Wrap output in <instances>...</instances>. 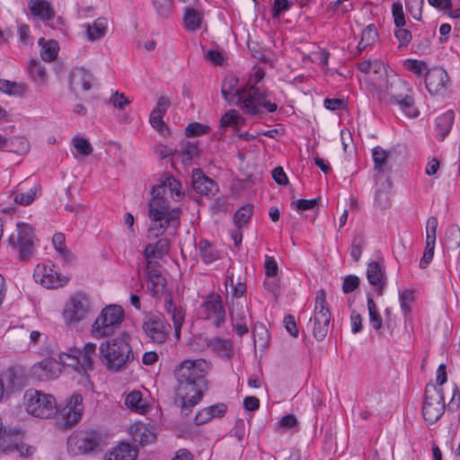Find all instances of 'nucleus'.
I'll return each instance as SVG.
<instances>
[{
    "instance_id": "59",
    "label": "nucleus",
    "mask_w": 460,
    "mask_h": 460,
    "mask_svg": "<svg viewBox=\"0 0 460 460\" xmlns=\"http://www.w3.org/2000/svg\"><path fill=\"white\" fill-rule=\"evenodd\" d=\"M374 205L381 210L386 209L390 206V197L388 192L385 190H377L376 191Z\"/></svg>"
},
{
    "instance_id": "54",
    "label": "nucleus",
    "mask_w": 460,
    "mask_h": 460,
    "mask_svg": "<svg viewBox=\"0 0 460 460\" xmlns=\"http://www.w3.org/2000/svg\"><path fill=\"white\" fill-rule=\"evenodd\" d=\"M64 236L59 233V257L66 265H73L75 262V254L69 251L62 243Z\"/></svg>"
},
{
    "instance_id": "51",
    "label": "nucleus",
    "mask_w": 460,
    "mask_h": 460,
    "mask_svg": "<svg viewBox=\"0 0 460 460\" xmlns=\"http://www.w3.org/2000/svg\"><path fill=\"white\" fill-rule=\"evenodd\" d=\"M328 9L341 16L351 12L354 9V5L350 0H337L330 3Z\"/></svg>"
},
{
    "instance_id": "5",
    "label": "nucleus",
    "mask_w": 460,
    "mask_h": 460,
    "mask_svg": "<svg viewBox=\"0 0 460 460\" xmlns=\"http://www.w3.org/2000/svg\"><path fill=\"white\" fill-rule=\"evenodd\" d=\"M93 310L92 302L85 293H75L64 304L62 316L66 326L70 329L76 328Z\"/></svg>"
},
{
    "instance_id": "60",
    "label": "nucleus",
    "mask_w": 460,
    "mask_h": 460,
    "mask_svg": "<svg viewBox=\"0 0 460 460\" xmlns=\"http://www.w3.org/2000/svg\"><path fill=\"white\" fill-rule=\"evenodd\" d=\"M156 13L162 17H168L172 9V0H154Z\"/></svg>"
},
{
    "instance_id": "50",
    "label": "nucleus",
    "mask_w": 460,
    "mask_h": 460,
    "mask_svg": "<svg viewBox=\"0 0 460 460\" xmlns=\"http://www.w3.org/2000/svg\"><path fill=\"white\" fill-rule=\"evenodd\" d=\"M252 215V206L245 205L240 208L234 214V221L236 226L243 227L251 219Z\"/></svg>"
},
{
    "instance_id": "49",
    "label": "nucleus",
    "mask_w": 460,
    "mask_h": 460,
    "mask_svg": "<svg viewBox=\"0 0 460 460\" xmlns=\"http://www.w3.org/2000/svg\"><path fill=\"white\" fill-rule=\"evenodd\" d=\"M9 146H12V149H7L6 151L22 155L29 151L30 145L25 137L16 136L9 138Z\"/></svg>"
},
{
    "instance_id": "12",
    "label": "nucleus",
    "mask_w": 460,
    "mask_h": 460,
    "mask_svg": "<svg viewBox=\"0 0 460 460\" xmlns=\"http://www.w3.org/2000/svg\"><path fill=\"white\" fill-rule=\"evenodd\" d=\"M445 408L442 389L438 388L435 385H428L422 406L424 420L429 424L437 422L443 415Z\"/></svg>"
},
{
    "instance_id": "18",
    "label": "nucleus",
    "mask_w": 460,
    "mask_h": 460,
    "mask_svg": "<svg viewBox=\"0 0 460 460\" xmlns=\"http://www.w3.org/2000/svg\"><path fill=\"white\" fill-rule=\"evenodd\" d=\"M227 305L234 328L240 336L246 334L249 331L248 324L251 321L246 299H242L237 303Z\"/></svg>"
},
{
    "instance_id": "31",
    "label": "nucleus",
    "mask_w": 460,
    "mask_h": 460,
    "mask_svg": "<svg viewBox=\"0 0 460 460\" xmlns=\"http://www.w3.org/2000/svg\"><path fill=\"white\" fill-rule=\"evenodd\" d=\"M164 308L173 323L174 335L176 339H179L181 336V329L185 319V311L182 307L176 306L171 299L165 302Z\"/></svg>"
},
{
    "instance_id": "37",
    "label": "nucleus",
    "mask_w": 460,
    "mask_h": 460,
    "mask_svg": "<svg viewBox=\"0 0 460 460\" xmlns=\"http://www.w3.org/2000/svg\"><path fill=\"white\" fill-rule=\"evenodd\" d=\"M455 119V114L452 111H447L436 119V129L438 134V137L440 140H444L446 136L451 130L453 122Z\"/></svg>"
},
{
    "instance_id": "22",
    "label": "nucleus",
    "mask_w": 460,
    "mask_h": 460,
    "mask_svg": "<svg viewBox=\"0 0 460 460\" xmlns=\"http://www.w3.org/2000/svg\"><path fill=\"white\" fill-rule=\"evenodd\" d=\"M192 186L196 192L204 196H212L217 190V184L207 177L200 169H194L191 173Z\"/></svg>"
},
{
    "instance_id": "16",
    "label": "nucleus",
    "mask_w": 460,
    "mask_h": 460,
    "mask_svg": "<svg viewBox=\"0 0 460 460\" xmlns=\"http://www.w3.org/2000/svg\"><path fill=\"white\" fill-rule=\"evenodd\" d=\"M170 329L171 326L161 316L155 314L147 316L143 323L145 333L157 344H162L167 340Z\"/></svg>"
},
{
    "instance_id": "27",
    "label": "nucleus",
    "mask_w": 460,
    "mask_h": 460,
    "mask_svg": "<svg viewBox=\"0 0 460 460\" xmlns=\"http://www.w3.org/2000/svg\"><path fill=\"white\" fill-rule=\"evenodd\" d=\"M83 27L87 40L94 42L105 37L108 31V21L106 18L99 17L93 23H85Z\"/></svg>"
},
{
    "instance_id": "13",
    "label": "nucleus",
    "mask_w": 460,
    "mask_h": 460,
    "mask_svg": "<svg viewBox=\"0 0 460 460\" xmlns=\"http://www.w3.org/2000/svg\"><path fill=\"white\" fill-rule=\"evenodd\" d=\"M386 92L391 101L399 105L401 110L408 116L414 118L418 111L414 106V100L410 94L408 84L400 79H395L386 84Z\"/></svg>"
},
{
    "instance_id": "32",
    "label": "nucleus",
    "mask_w": 460,
    "mask_h": 460,
    "mask_svg": "<svg viewBox=\"0 0 460 460\" xmlns=\"http://www.w3.org/2000/svg\"><path fill=\"white\" fill-rule=\"evenodd\" d=\"M130 434L135 442L141 445L153 443L155 438V433L144 423H136L130 429Z\"/></svg>"
},
{
    "instance_id": "29",
    "label": "nucleus",
    "mask_w": 460,
    "mask_h": 460,
    "mask_svg": "<svg viewBox=\"0 0 460 460\" xmlns=\"http://www.w3.org/2000/svg\"><path fill=\"white\" fill-rule=\"evenodd\" d=\"M71 153L77 160L90 156L93 152V147L90 141L80 136H75L71 138Z\"/></svg>"
},
{
    "instance_id": "24",
    "label": "nucleus",
    "mask_w": 460,
    "mask_h": 460,
    "mask_svg": "<svg viewBox=\"0 0 460 460\" xmlns=\"http://www.w3.org/2000/svg\"><path fill=\"white\" fill-rule=\"evenodd\" d=\"M28 7L32 16L48 22L54 18L55 9L48 0H29Z\"/></svg>"
},
{
    "instance_id": "35",
    "label": "nucleus",
    "mask_w": 460,
    "mask_h": 460,
    "mask_svg": "<svg viewBox=\"0 0 460 460\" xmlns=\"http://www.w3.org/2000/svg\"><path fill=\"white\" fill-rule=\"evenodd\" d=\"M226 412V406L224 403H218L213 406L206 407L200 410L195 416V423L202 425L216 417H222Z\"/></svg>"
},
{
    "instance_id": "8",
    "label": "nucleus",
    "mask_w": 460,
    "mask_h": 460,
    "mask_svg": "<svg viewBox=\"0 0 460 460\" xmlns=\"http://www.w3.org/2000/svg\"><path fill=\"white\" fill-rule=\"evenodd\" d=\"M24 405L28 413L41 419H49L56 415V398L51 394L38 390H27L24 394Z\"/></svg>"
},
{
    "instance_id": "6",
    "label": "nucleus",
    "mask_w": 460,
    "mask_h": 460,
    "mask_svg": "<svg viewBox=\"0 0 460 460\" xmlns=\"http://www.w3.org/2000/svg\"><path fill=\"white\" fill-rule=\"evenodd\" d=\"M124 312L119 305H108L102 310L93 323L90 333L94 339H102L112 335L119 327Z\"/></svg>"
},
{
    "instance_id": "15",
    "label": "nucleus",
    "mask_w": 460,
    "mask_h": 460,
    "mask_svg": "<svg viewBox=\"0 0 460 460\" xmlns=\"http://www.w3.org/2000/svg\"><path fill=\"white\" fill-rule=\"evenodd\" d=\"M67 450L73 456L92 452L99 445L97 432L93 430L80 431L67 438Z\"/></svg>"
},
{
    "instance_id": "46",
    "label": "nucleus",
    "mask_w": 460,
    "mask_h": 460,
    "mask_svg": "<svg viewBox=\"0 0 460 460\" xmlns=\"http://www.w3.org/2000/svg\"><path fill=\"white\" fill-rule=\"evenodd\" d=\"M445 243L447 249L456 250L460 246V227L458 226H449L445 234Z\"/></svg>"
},
{
    "instance_id": "7",
    "label": "nucleus",
    "mask_w": 460,
    "mask_h": 460,
    "mask_svg": "<svg viewBox=\"0 0 460 460\" xmlns=\"http://www.w3.org/2000/svg\"><path fill=\"white\" fill-rule=\"evenodd\" d=\"M16 228V233L9 236L8 243L18 252L21 261H28L34 254L38 242L35 228L24 222H18Z\"/></svg>"
},
{
    "instance_id": "10",
    "label": "nucleus",
    "mask_w": 460,
    "mask_h": 460,
    "mask_svg": "<svg viewBox=\"0 0 460 460\" xmlns=\"http://www.w3.org/2000/svg\"><path fill=\"white\" fill-rule=\"evenodd\" d=\"M96 344L88 342L84 349H71L69 352L59 353V365L70 367L76 372H87L93 368Z\"/></svg>"
},
{
    "instance_id": "40",
    "label": "nucleus",
    "mask_w": 460,
    "mask_h": 460,
    "mask_svg": "<svg viewBox=\"0 0 460 460\" xmlns=\"http://www.w3.org/2000/svg\"><path fill=\"white\" fill-rule=\"evenodd\" d=\"M199 254L204 263L209 264L219 258L218 252L207 240H201L198 244Z\"/></svg>"
},
{
    "instance_id": "21",
    "label": "nucleus",
    "mask_w": 460,
    "mask_h": 460,
    "mask_svg": "<svg viewBox=\"0 0 460 460\" xmlns=\"http://www.w3.org/2000/svg\"><path fill=\"white\" fill-rule=\"evenodd\" d=\"M426 88L431 94L441 93L448 83L447 73L441 67L429 69L425 77Z\"/></svg>"
},
{
    "instance_id": "44",
    "label": "nucleus",
    "mask_w": 460,
    "mask_h": 460,
    "mask_svg": "<svg viewBox=\"0 0 460 460\" xmlns=\"http://www.w3.org/2000/svg\"><path fill=\"white\" fill-rule=\"evenodd\" d=\"M28 71L30 76L35 83L42 84L46 82V70L37 59L34 58L30 61L28 66Z\"/></svg>"
},
{
    "instance_id": "38",
    "label": "nucleus",
    "mask_w": 460,
    "mask_h": 460,
    "mask_svg": "<svg viewBox=\"0 0 460 460\" xmlns=\"http://www.w3.org/2000/svg\"><path fill=\"white\" fill-rule=\"evenodd\" d=\"M40 46V58L46 62H52L58 57V42L54 40H46L44 38L39 40Z\"/></svg>"
},
{
    "instance_id": "4",
    "label": "nucleus",
    "mask_w": 460,
    "mask_h": 460,
    "mask_svg": "<svg viewBox=\"0 0 460 460\" xmlns=\"http://www.w3.org/2000/svg\"><path fill=\"white\" fill-rule=\"evenodd\" d=\"M99 350L101 362L112 372L125 369L135 358L127 335L102 342Z\"/></svg>"
},
{
    "instance_id": "41",
    "label": "nucleus",
    "mask_w": 460,
    "mask_h": 460,
    "mask_svg": "<svg viewBox=\"0 0 460 460\" xmlns=\"http://www.w3.org/2000/svg\"><path fill=\"white\" fill-rule=\"evenodd\" d=\"M177 395V398L181 402V414L184 416H188L192 408L201 400L203 394L200 393L199 398L194 396V392L186 391V394Z\"/></svg>"
},
{
    "instance_id": "52",
    "label": "nucleus",
    "mask_w": 460,
    "mask_h": 460,
    "mask_svg": "<svg viewBox=\"0 0 460 460\" xmlns=\"http://www.w3.org/2000/svg\"><path fill=\"white\" fill-rule=\"evenodd\" d=\"M404 66L409 71H411L412 73L422 75H427V73L429 71L428 65L424 61H419V60H413V59H407L404 62Z\"/></svg>"
},
{
    "instance_id": "53",
    "label": "nucleus",
    "mask_w": 460,
    "mask_h": 460,
    "mask_svg": "<svg viewBox=\"0 0 460 460\" xmlns=\"http://www.w3.org/2000/svg\"><path fill=\"white\" fill-rule=\"evenodd\" d=\"M438 226L437 217H430L426 226V243L436 244V233Z\"/></svg>"
},
{
    "instance_id": "36",
    "label": "nucleus",
    "mask_w": 460,
    "mask_h": 460,
    "mask_svg": "<svg viewBox=\"0 0 460 460\" xmlns=\"http://www.w3.org/2000/svg\"><path fill=\"white\" fill-rule=\"evenodd\" d=\"M367 278L368 282L376 288L378 295H382L385 283L383 281V271L379 263L372 261L368 264L367 270Z\"/></svg>"
},
{
    "instance_id": "63",
    "label": "nucleus",
    "mask_w": 460,
    "mask_h": 460,
    "mask_svg": "<svg viewBox=\"0 0 460 460\" xmlns=\"http://www.w3.org/2000/svg\"><path fill=\"white\" fill-rule=\"evenodd\" d=\"M364 239L362 236H356L351 243L350 256L355 261H358L360 259L362 250L364 248Z\"/></svg>"
},
{
    "instance_id": "47",
    "label": "nucleus",
    "mask_w": 460,
    "mask_h": 460,
    "mask_svg": "<svg viewBox=\"0 0 460 460\" xmlns=\"http://www.w3.org/2000/svg\"><path fill=\"white\" fill-rule=\"evenodd\" d=\"M389 152L383 149L381 146H376L372 150V156L375 164V170L379 172H383L386 166V160L388 158Z\"/></svg>"
},
{
    "instance_id": "28",
    "label": "nucleus",
    "mask_w": 460,
    "mask_h": 460,
    "mask_svg": "<svg viewBox=\"0 0 460 460\" xmlns=\"http://www.w3.org/2000/svg\"><path fill=\"white\" fill-rule=\"evenodd\" d=\"M124 402L128 409L138 414L144 415L150 410V405L143 398L142 393L137 390H133L127 394Z\"/></svg>"
},
{
    "instance_id": "20",
    "label": "nucleus",
    "mask_w": 460,
    "mask_h": 460,
    "mask_svg": "<svg viewBox=\"0 0 460 460\" xmlns=\"http://www.w3.org/2000/svg\"><path fill=\"white\" fill-rule=\"evenodd\" d=\"M33 278L46 288L54 289L58 287V271L55 270V263L48 261L40 263L34 270Z\"/></svg>"
},
{
    "instance_id": "45",
    "label": "nucleus",
    "mask_w": 460,
    "mask_h": 460,
    "mask_svg": "<svg viewBox=\"0 0 460 460\" xmlns=\"http://www.w3.org/2000/svg\"><path fill=\"white\" fill-rule=\"evenodd\" d=\"M244 119L239 114V112L235 110H230L226 111L220 119V127H234L238 128L243 125Z\"/></svg>"
},
{
    "instance_id": "11",
    "label": "nucleus",
    "mask_w": 460,
    "mask_h": 460,
    "mask_svg": "<svg viewBox=\"0 0 460 460\" xmlns=\"http://www.w3.org/2000/svg\"><path fill=\"white\" fill-rule=\"evenodd\" d=\"M198 314L217 327L222 326L226 323V313L221 296L215 292L206 296L199 306Z\"/></svg>"
},
{
    "instance_id": "19",
    "label": "nucleus",
    "mask_w": 460,
    "mask_h": 460,
    "mask_svg": "<svg viewBox=\"0 0 460 460\" xmlns=\"http://www.w3.org/2000/svg\"><path fill=\"white\" fill-rule=\"evenodd\" d=\"M238 79L234 75L226 76L222 84L221 93L224 99L229 103L241 105L244 111V101L247 94L245 87L238 88Z\"/></svg>"
},
{
    "instance_id": "23",
    "label": "nucleus",
    "mask_w": 460,
    "mask_h": 460,
    "mask_svg": "<svg viewBox=\"0 0 460 460\" xmlns=\"http://www.w3.org/2000/svg\"><path fill=\"white\" fill-rule=\"evenodd\" d=\"M225 287L226 289V304H234L242 299H246L244 294L246 292V286L244 283L239 281L234 283V274L227 273L226 276Z\"/></svg>"
},
{
    "instance_id": "42",
    "label": "nucleus",
    "mask_w": 460,
    "mask_h": 460,
    "mask_svg": "<svg viewBox=\"0 0 460 460\" xmlns=\"http://www.w3.org/2000/svg\"><path fill=\"white\" fill-rule=\"evenodd\" d=\"M367 305L368 310L369 323L375 331L379 332L383 327V319L377 310L374 299L370 296H367Z\"/></svg>"
},
{
    "instance_id": "62",
    "label": "nucleus",
    "mask_w": 460,
    "mask_h": 460,
    "mask_svg": "<svg viewBox=\"0 0 460 460\" xmlns=\"http://www.w3.org/2000/svg\"><path fill=\"white\" fill-rule=\"evenodd\" d=\"M360 279L356 275H348L344 278L342 283V291L349 294L357 289L359 286Z\"/></svg>"
},
{
    "instance_id": "48",
    "label": "nucleus",
    "mask_w": 460,
    "mask_h": 460,
    "mask_svg": "<svg viewBox=\"0 0 460 460\" xmlns=\"http://www.w3.org/2000/svg\"><path fill=\"white\" fill-rule=\"evenodd\" d=\"M377 39V31L373 24L367 25L361 33V40L358 48L361 50L373 44Z\"/></svg>"
},
{
    "instance_id": "1",
    "label": "nucleus",
    "mask_w": 460,
    "mask_h": 460,
    "mask_svg": "<svg viewBox=\"0 0 460 460\" xmlns=\"http://www.w3.org/2000/svg\"><path fill=\"white\" fill-rule=\"evenodd\" d=\"M167 192H170L172 199L175 201H180L184 197L181 182L172 176L164 177L152 188V198L148 204V216L151 220L148 232L155 237L161 235L170 226H172L174 230L179 226L180 210L170 209L166 199Z\"/></svg>"
},
{
    "instance_id": "64",
    "label": "nucleus",
    "mask_w": 460,
    "mask_h": 460,
    "mask_svg": "<svg viewBox=\"0 0 460 460\" xmlns=\"http://www.w3.org/2000/svg\"><path fill=\"white\" fill-rule=\"evenodd\" d=\"M423 0H407L406 7L415 20L421 19V7Z\"/></svg>"
},
{
    "instance_id": "25",
    "label": "nucleus",
    "mask_w": 460,
    "mask_h": 460,
    "mask_svg": "<svg viewBox=\"0 0 460 460\" xmlns=\"http://www.w3.org/2000/svg\"><path fill=\"white\" fill-rule=\"evenodd\" d=\"M166 288V279L157 270L148 268L146 288L153 297L161 296Z\"/></svg>"
},
{
    "instance_id": "33",
    "label": "nucleus",
    "mask_w": 460,
    "mask_h": 460,
    "mask_svg": "<svg viewBox=\"0 0 460 460\" xmlns=\"http://www.w3.org/2000/svg\"><path fill=\"white\" fill-rule=\"evenodd\" d=\"M204 14L202 10L188 6L183 15V27L190 31H195L201 28Z\"/></svg>"
},
{
    "instance_id": "61",
    "label": "nucleus",
    "mask_w": 460,
    "mask_h": 460,
    "mask_svg": "<svg viewBox=\"0 0 460 460\" xmlns=\"http://www.w3.org/2000/svg\"><path fill=\"white\" fill-rule=\"evenodd\" d=\"M394 36L399 41L400 49L408 46L412 39L411 31L403 27H396Z\"/></svg>"
},
{
    "instance_id": "55",
    "label": "nucleus",
    "mask_w": 460,
    "mask_h": 460,
    "mask_svg": "<svg viewBox=\"0 0 460 460\" xmlns=\"http://www.w3.org/2000/svg\"><path fill=\"white\" fill-rule=\"evenodd\" d=\"M401 308L404 314H408L411 311V304L414 301L413 292L411 290H405L401 292L399 295Z\"/></svg>"
},
{
    "instance_id": "43",
    "label": "nucleus",
    "mask_w": 460,
    "mask_h": 460,
    "mask_svg": "<svg viewBox=\"0 0 460 460\" xmlns=\"http://www.w3.org/2000/svg\"><path fill=\"white\" fill-rule=\"evenodd\" d=\"M0 92L10 96H22L26 92V85L5 79H0Z\"/></svg>"
},
{
    "instance_id": "39",
    "label": "nucleus",
    "mask_w": 460,
    "mask_h": 460,
    "mask_svg": "<svg viewBox=\"0 0 460 460\" xmlns=\"http://www.w3.org/2000/svg\"><path fill=\"white\" fill-rule=\"evenodd\" d=\"M37 188L33 187L28 191L23 192L21 185H18L12 192L13 201L20 206H28L36 199Z\"/></svg>"
},
{
    "instance_id": "58",
    "label": "nucleus",
    "mask_w": 460,
    "mask_h": 460,
    "mask_svg": "<svg viewBox=\"0 0 460 460\" xmlns=\"http://www.w3.org/2000/svg\"><path fill=\"white\" fill-rule=\"evenodd\" d=\"M164 114H161L160 111H152L150 114L149 121L154 128L159 131L161 134H164L165 131L168 130L165 126L164 121L163 120Z\"/></svg>"
},
{
    "instance_id": "17",
    "label": "nucleus",
    "mask_w": 460,
    "mask_h": 460,
    "mask_svg": "<svg viewBox=\"0 0 460 460\" xmlns=\"http://www.w3.org/2000/svg\"><path fill=\"white\" fill-rule=\"evenodd\" d=\"M94 84L93 73L84 67H75L68 72L67 84L70 92L78 94L89 91Z\"/></svg>"
},
{
    "instance_id": "56",
    "label": "nucleus",
    "mask_w": 460,
    "mask_h": 460,
    "mask_svg": "<svg viewBox=\"0 0 460 460\" xmlns=\"http://www.w3.org/2000/svg\"><path fill=\"white\" fill-rule=\"evenodd\" d=\"M208 347L213 350L225 354L230 350L231 342L228 340H223L220 338H213L208 343Z\"/></svg>"
},
{
    "instance_id": "9",
    "label": "nucleus",
    "mask_w": 460,
    "mask_h": 460,
    "mask_svg": "<svg viewBox=\"0 0 460 460\" xmlns=\"http://www.w3.org/2000/svg\"><path fill=\"white\" fill-rule=\"evenodd\" d=\"M331 312L326 304V293L323 289L316 292L314 315L310 318L308 327H312L314 337L321 341L329 332Z\"/></svg>"
},
{
    "instance_id": "2",
    "label": "nucleus",
    "mask_w": 460,
    "mask_h": 460,
    "mask_svg": "<svg viewBox=\"0 0 460 460\" xmlns=\"http://www.w3.org/2000/svg\"><path fill=\"white\" fill-rule=\"evenodd\" d=\"M210 364L203 359H185L175 367L173 374L178 382L176 394H186V391L194 392V396L204 393L207 386L206 376Z\"/></svg>"
},
{
    "instance_id": "26",
    "label": "nucleus",
    "mask_w": 460,
    "mask_h": 460,
    "mask_svg": "<svg viewBox=\"0 0 460 460\" xmlns=\"http://www.w3.org/2000/svg\"><path fill=\"white\" fill-rule=\"evenodd\" d=\"M57 370V361L52 357L42 359L31 367V373L39 380L45 381L55 377Z\"/></svg>"
},
{
    "instance_id": "57",
    "label": "nucleus",
    "mask_w": 460,
    "mask_h": 460,
    "mask_svg": "<svg viewBox=\"0 0 460 460\" xmlns=\"http://www.w3.org/2000/svg\"><path fill=\"white\" fill-rule=\"evenodd\" d=\"M392 14L396 27H404L406 24L405 16L401 3H394L392 4Z\"/></svg>"
},
{
    "instance_id": "30",
    "label": "nucleus",
    "mask_w": 460,
    "mask_h": 460,
    "mask_svg": "<svg viewBox=\"0 0 460 460\" xmlns=\"http://www.w3.org/2000/svg\"><path fill=\"white\" fill-rule=\"evenodd\" d=\"M137 451L128 443H120L109 451L104 460H137Z\"/></svg>"
},
{
    "instance_id": "14",
    "label": "nucleus",
    "mask_w": 460,
    "mask_h": 460,
    "mask_svg": "<svg viewBox=\"0 0 460 460\" xmlns=\"http://www.w3.org/2000/svg\"><path fill=\"white\" fill-rule=\"evenodd\" d=\"M84 412L83 397L73 394L59 410V429H68L77 424Z\"/></svg>"
},
{
    "instance_id": "3",
    "label": "nucleus",
    "mask_w": 460,
    "mask_h": 460,
    "mask_svg": "<svg viewBox=\"0 0 460 460\" xmlns=\"http://www.w3.org/2000/svg\"><path fill=\"white\" fill-rule=\"evenodd\" d=\"M265 72L261 67L254 66L251 73L247 86V94L244 101V112L250 115H258L264 108L269 112H274L278 106L270 99V93L265 89L263 78Z\"/></svg>"
},
{
    "instance_id": "34",
    "label": "nucleus",
    "mask_w": 460,
    "mask_h": 460,
    "mask_svg": "<svg viewBox=\"0 0 460 460\" xmlns=\"http://www.w3.org/2000/svg\"><path fill=\"white\" fill-rule=\"evenodd\" d=\"M169 250V242L167 239H160L155 243H149L145 249V257L147 261V268L151 267L153 259H161Z\"/></svg>"
}]
</instances>
